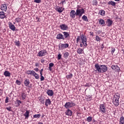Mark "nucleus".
Segmentation results:
<instances>
[{
    "label": "nucleus",
    "instance_id": "18",
    "mask_svg": "<svg viewBox=\"0 0 124 124\" xmlns=\"http://www.w3.org/2000/svg\"><path fill=\"white\" fill-rule=\"evenodd\" d=\"M72 111L69 109L65 111V114L67 116H72Z\"/></svg>",
    "mask_w": 124,
    "mask_h": 124
},
{
    "label": "nucleus",
    "instance_id": "4",
    "mask_svg": "<svg viewBox=\"0 0 124 124\" xmlns=\"http://www.w3.org/2000/svg\"><path fill=\"white\" fill-rule=\"evenodd\" d=\"M80 43H82L84 47H87L88 45L87 44V36L84 34H81L80 36Z\"/></svg>",
    "mask_w": 124,
    "mask_h": 124
},
{
    "label": "nucleus",
    "instance_id": "46",
    "mask_svg": "<svg viewBox=\"0 0 124 124\" xmlns=\"http://www.w3.org/2000/svg\"><path fill=\"white\" fill-rule=\"evenodd\" d=\"M80 36H78L77 38V40H76L77 43H78L79 41L80 42Z\"/></svg>",
    "mask_w": 124,
    "mask_h": 124
},
{
    "label": "nucleus",
    "instance_id": "33",
    "mask_svg": "<svg viewBox=\"0 0 124 124\" xmlns=\"http://www.w3.org/2000/svg\"><path fill=\"white\" fill-rule=\"evenodd\" d=\"M21 97H22V100H25V99H26V95L25 93H21Z\"/></svg>",
    "mask_w": 124,
    "mask_h": 124
},
{
    "label": "nucleus",
    "instance_id": "24",
    "mask_svg": "<svg viewBox=\"0 0 124 124\" xmlns=\"http://www.w3.org/2000/svg\"><path fill=\"white\" fill-rule=\"evenodd\" d=\"M77 52L78 54L79 55H81V54H83V52H84V50L79 48L77 49Z\"/></svg>",
    "mask_w": 124,
    "mask_h": 124
},
{
    "label": "nucleus",
    "instance_id": "60",
    "mask_svg": "<svg viewBox=\"0 0 124 124\" xmlns=\"http://www.w3.org/2000/svg\"><path fill=\"white\" fill-rule=\"evenodd\" d=\"M38 124H43V123L42 122H39Z\"/></svg>",
    "mask_w": 124,
    "mask_h": 124
},
{
    "label": "nucleus",
    "instance_id": "63",
    "mask_svg": "<svg viewBox=\"0 0 124 124\" xmlns=\"http://www.w3.org/2000/svg\"><path fill=\"white\" fill-rule=\"evenodd\" d=\"M119 124H124V123H119Z\"/></svg>",
    "mask_w": 124,
    "mask_h": 124
},
{
    "label": "nucleus",
    "instance_id": "11",
    "mask_svg": "<svg viewBox=\"0 0 124 124\" xmlns=\"http://www.w3.org/2000/svg\"><path fill=\"white\" fill-rule=\"evenodd\" d=\"M0 9L2 11H4L5 12L7 10V6H6V4H2L1 5Z\"/></svg>",
    "mask_w": 124,
    "mask_h": 124
},
{
    "label": "nucleus",
    "instance_id": "51",
    "mask_svg": "<svg viewBox=\"0 0 124 124\" xmlns=\"http://www.w3.org/2000/svg\"><path fill=\"white\" fill-rule=\"evenodd\" d=\"M8 99H9V98H8V97H6V99L5 100V103H8Z\"/></svg>",
    "mask_w": 124,
    "mask_h": 124
},
{
    "label": "nucleus",
    "instance_id": "8",
    "mask_svg": "<svg viewBox=\"0 0 124 124\" xmlns=\"http://www.w3.org/2000/svg\"><path fill=\"white\" fill-rule=\"evenodd\" d=\"M76 16H77V14L76 12H75V10H71L70 12V17H71L72 19H74Z\"/></svg>",
    "mask_w": 124,
    "mask_h": 124
},
{
    "label": "nucleus",
    "instance_id": "39",
    "mask_svg": "<svg viewBox=\"0 0 124 124\" xmlns=\"http://www.w3.org/2000/svg\"><path fill=\"white\" fill-rule=\"evenodd\" d=\"M15 45L16 46H21V43H20V41H15Z\"/></svg>",
    "mask_w": 124,
    "mask_h": 124
},
{
    "label": "nucleus",
    "instance_id": "3",
    "mask_svg": "<svg viewBox=\"0 0 124 124\" xmlns=\"http://www.w3.org/2000/svg\"><path fill=\"white\" fill-rule=\"evenodd\" d=\"M119 99H120V95L119 94H115L112 99V102L116 107H118V105H120V103H119Z\"/></svg>",
    "mask_w": 124,
    "mask_h": 124
},
{
    "label": "nucleus",
    "instance_id": "25",
    "mask_svg": "<svg viewBox=\"0 0 124 124\" xmlns=\"http://www.w3.org/2000/svg\"><path fill=\"white\" fill-rule=\"evenodd\" d=\"M3 75L6 77H10V72H8V71H5L4 72Z\"/></svg>",
    "mask_w": 124,
    "mask_h": 124
},
{
    "label": "nucleus",
    "instance_id": "1",
    "mask_svg": "<svg viewBox=\"0 0 124 124\" xmlns=\"http://www.w3.org/2000/svg\"><path fill=\"white\" fill-rule=\"evenodd\" d=\"M95 71L98 73H104V72H106L108 70L107 66L105 65H101L98 64H95L94 65Z\"/></svg>",
    "mask_w": 124,
    "mask_h": 124
},
{
    "label": "nucleus",
    "instance_id": "32",
    "mask_svg": "<svg viewBox=\"0 0 124 124\" xmlns=\"http://www.w3.org/2000/svg\"><path fill=\"white\" fill-rule=\"evenodd\" d=\"M68 56H69V53H68V52H66L63 53V56L64 59H67V58H68Z\"/></svg>",
    "mask_w": 124,
    "mask_h": 124
},
{
    "label": "nucleus",
    "instance_id": "36",
    "mask_svg": "<svg viewBox=\"0 0 124 124\" xmlns=\"http://www.w3.org/2000/svg\"><path fill=\"white\" fill-rule=\"evenodd\" d=\"M92 120H93V118L91 116H89L86 118V121L88 123H91V122H92Z\"/></svg>",
    "mask_w": 124,
    "mask_h": 124
},
{
    "label": "nucleus",
    "instance_id": "44",
    "mask_svg": "<svg viewBox=\"0 0 124 124\" xmlns=\"http://www.w3.org/2000/svg\"><path fill=\"white\" fill-rule=\"evenodd\" d=\"M115 51H116V49H115V48H114V47H111V54H112V55H113V54H114V53H115Z\"/></svg>",
    "mask_w": 124,
    "mask_h": 124
},
{
    "label": "nucleus",
    "instance_id": "56",
    "mask_svg": "<svg viewBox=\"0 0 124 124\" xmlns=\"http://www.w3.org/2000/svg\"><path fill=\"white\" fill-rule=\"evenodd\" d=\"M35 66H36V67L39 66V63H38L37 62H36L35 64Z\"/></svg>",
    "mask_w": 124,
    "mask_h": 124
},
{
    "label": "nucleus",
    "instance_id": "61",
    "mask_svg": "<svg viewBox=\"0 0 124 124\" xmlns=\"http://www.w3.org/2000/svg\"><path fill=\"white\" fill-rule=\"evenodd\" d=\"M122 51L123 52V54L124 55V49H122Z\"/></svg>",
    "mask_w": 124,
    "mask_h": 124
},
{
    "label": "nucleus",
    "instance_id": "23",
    "mask_svg": "<svg viewBox=\"0 0 124 124\" xmlns=\"http://www.w3.org/2000/svg\"><path fill=\"white\" fill-rule=\"evenodd\" d=\"M108 5H112V6H115L116 5V2L112 0L108 1Z\"/></svg>",
    "mask_w": 124,
    "mask_h": 124
},
{
    "label": "nucleus",
    "instance_id": "53",
    "mask_svg": "<svg viewBox=\"0 0 124 124\" xmlns=\"http://www.w3.org/2000/svg\"><path fill=\"white\" fill-rule=\"evenodd\" d=\"M115 71H120V67H119L118 66H117V67H116V69H115Z\"/></svg>",
    "mask_w": 124,
    "mask_h": 124
},
{
    "label": "nucleus",
    "instance_id": "45",
    "mask_svg": "<svg viewBox=\"0 0 124 124\" xmlns=\"http://www.w3.org/2000/svg\"><path fill=\"white\" fill-rule=\"evenodd\" d=\"M44 100H45L44 98H41L40 99V101L41 103H42V104H44Z\"/></svg>",
    "mask_w": 124,
    "mask_h": 124
},
{
    "label": "nucleus",
    "instance_id": "10",
    "mask_svg": "<svg viewBox=\"0 0 124 124\" xmlns=\"http://www.w3.org/2000/svg\"><path fill=\"white\" fill-rule=\"evenodd\" d=\"M56 11H57V12H59V13H62V11L64 10V8L62 7H60L59 6H57L56 7Z\"/></svg>",
    "mask_w": 124,
    "mask_h": 124
},
{
    "label": "nucleus",
    "instance_id": "54",
    "mask_svg": "<svg viewBox=\"0 0 124 124\" xmlns=\"http://www.w3.org/2000/svg\"><path fill=\"white\" fill-rule=\"evenodd\" d=\"M43 72V69H41L40 72V75H42V72Z\"/></svg>",
    "mask_w": 124,
    "mask_h": 124
},
{
    "label": "nucleus",
    "instance_id": "27",
    "mask_svg": "<svg viewBox=\"0 0 124 124\" xmlns=\"http://www.w3.org/2000/svg\"><path fill=\"white\" fill-rule=\"evenodd\" d=\"M24 85L26 87H28L30 85V80L26 79L24 81Z\"/></svg>",
    "mask_w": 124,
    "mask_h": 124
},
{
    "label": "nucleus",
    "instance_id": "29",
    "mask_svg": "<svg viewBox=\"0 0 124 124\" xmlns=\"http://www.w3.org/2000/svg\"><path fill=\"white\" fill-rule=\"evenodd\" d=\"M32 76H34L35 79H39V76H38V74L35 73V72H34Z\"/></svg>",
    "mask_w": 124,
    "mask_h": 124
},
{
    "label": "nucleus",
    "instance_id": "37",
    "mask_svg": "<svg viewBox=\"0 0 124 124\" xmlns=\"http://www.w3.org/2000/svg\"><path fill=\"white\" fill-rule=\"evenodd\" d=\"M82 19L83 20V21H85L86 22H88V17H87V16H85V15L82 16Z\"/></svg>",
    "mask_w": 124,
    "mask_h": 124
},
{
    "label": "nucleus",
    "instance_id": "2",
    "mask_svg": "<svg viewBox=\"0 0 124 124\" xmlns=\"http://www.w3.org/2000/svg\"><path fill=\"white\" fill-rule=\"evenodd\" d=\"M76 12L77 13V16H78L79 18H81L82 15L85 14V9L83 8H79L78 7H77Z\"/></svg>",
    "mask_w": 124,
    "mask_h": 124
},
{
    "label": "nucleus",
    "instance_id": "20",
    "mask_svg": "<svg viewBox=\"0 0 124 124\" xmlns=\"http://www.w3.org/2000/svg\"><path fill=\"white\" fill-rule=\"evenodd\" d=\"M45 105L47 107L48 105H51V100L50 99H47L46 100Z\"/></svg>",
    "mask_w": 124,
    "mask_h": 124
},
{
    "label": "nucleus",
    "instance_id": "47",
    "mask_svg": "<svg viewBox=\"0 0 124 124\" xmlns=\"http://www.w3.org/2000/svg\"><path fill=\"white\" fill-rule=\"evenodd\" d=\"M34 2H36V3H40V2H41V0H34Z\"/></svg>",
    "mask_w": 124,
    "mask_h": 124
},
{
    "label": "nucleus",
    "instance_id": "19",
    "mask_svg": "<svg viewBox=\"0 0 124 124\" xmlns=\"http://www.w3.org/2000/svg\"><path fill=\"white\" fill-rule=\"evenodd\" d=\"M63 34L64 35V39L66 38H68V37H70V35L68 32H63Z\"/></svg>",
    "mask_w": 124,
    "mask_h": 124
},
{
    "label": "nucleus",
    "instance_id": "52",
    "mask_svg": "<svg viewBox=\"0 0 124 124\" xmlns=\"http://www.w3.org/2000/svg\"><path fill=\"white\" fill-rule=\"evenodd\" d=\"M41 81H43L44 80V77L42 76V75H41V78H40Z\"/></svg>",
    "mask_w": 124,
    "mask_h": 124
},
{
    "label": "nucleus",
    "instance_id": "17",
    "mask_svg": "<svg viewBox=\"0 0 124 124\" xmlns=\"http://www.w3.org/2000/svg\"><path fill=\"white\" fill-rule=\"evenodd\" d=\"M4 18H6L5 13L3 12H0V19H4Z\"/></svg>",
    "mask_w": 124,
    "mask_h": 124
},
{
    "label": "nucleus",
    "instance_id": "59",
    "mask_svg": "<svg viewBox=\"0 0 124 124\" xmlns=\"http://www.w3.org/2000/svg\"><path fill=\"white\" fill-rule=\"evenodd\" d=\"M79 46L80 47H83V44L82 43L80 44Z\"/></svg>",
    "mask_w": 124,
    "mask_h": 124
},
{
    "label": "nucleus",
    "instance_id": "58",
    "mask_svg": "<svg viewBox=\"0 0 124 124\" xmlns=\"http://www.w3.org/2000/svg\"><path fill=\"white\" fill-rule=\"evenodd\" d=\"M34 70H35V71H36V72H37L38 71V68H36L34 69Z\"/></svg>",
    "mask_w": 124,
    "mask_h": 124
},
{
    "label": "nucleus",
    "instance_id": "57",
    "mask_svg": "<svg viewBox=\"0 0 124 124\" xmlns=\"http://www.w3.org/2000/svg\"><path fill=\"white\" fill-rule=\"evenodd\" d=\"M41 62L42 63H43L44 62H45V61L43 59H41Z\"/></svg>",
    "mask_w": 124,
    "mask_h": 124
},
{
    "label": "nucleus",
    "instance_id": "22",
    "mask_svg": "<svg viewBox=\"0 0 124 124\" xmlns=\"http://www.w3.org/2000/svg\"><path fill=\"white\" fill-rule=\"evenodd\" d=\"M99 25H101V26H102V27H104V25H105V21H104V20L102 19H101L99 21Z\"/></svg>",
    "mask_w": 124,
    "mask_h": 124
},
{
    "label": "nucleus",
    "instance_id": "41",
    "mask_svg": "<svg viewBox=\"0 0 124 124\" xmlns=\"http://www.w3.org/2000/svg\"><path fill=\"white\" fill-rule=\"evenodd\" d=\"M22 19L20 17H17L16 18V23H20L21 22Z\"/></svg>",
    "mask_w": 124,
    "mask_h": 124
},
{
    "label": "nucleus",
    "instance_id": "12",
    "mask_svg": "<svg viewBox=\"0 0 124 124\" xmlns=\"http://www.w3.org/2000/svg\"><path fill=\"white\" fill-rule=\"evenodd\" d=\"M9 27L10 30L13 31H15L16 29V27H15V26H14V25H13L12 23H11V22H9Z\"/></svg>",
    "mask_w": 124,
    "mask_h": 124
},
{
    "label": "nucleus",
    "instance_id": "14",
    "mask_svg": "<svg viewBox=\"0 0 124 124\" xmlns=\"http://www.w3.org/2000/svg\"><path fill=\"white\" fill-rule=\"evenodd\" d=\"M60 47L62 49H64V48H68V47H69V45L67 43L61 44L60 45Z\"/></svg>",
    "mask_w": 124,
    "mask_h": 124
},
{
    "label": "nucleus",
    "instance_id": "16",
    "mask_svg": "<svg viewBox=\"0 0 124 124\" xmlns=\"http://www.w3.org/2000/svg\"><path fill=\"white\" fill-rule=\"evenodd\" d=\"M46 93L49 96H53V95L54 94V92L52 90H48L47 91Z\"/></svg>",
    "mask_w": 124,
    "mask_h": 124
},
{
    "label": "nucleus",
    "instance_id": "49",
    "mask_svg": "<svg viewBox=\"0 0 124 124\" xmlns=\"http://www.w3.org/2000/svg\"><path fill=\"white\" fill-rule=\"evenodd\" d=\"M62 59V55L59 54L58 55V60H61Z\"/></svg>",
    "mask_w": 124,
    "mask_h": 124
},
{
    "label": "nucleus",
    "instance_id": "48",
    "mask_svg": "<svg viewBox=\"0 0 124 124\" xmlns=\"http://www.w3.org/2000/svg\"><path fill=\"white\" fill-rule=\"evenodd\" d=\"M64 3V4L66 3V2L65 0L61 1V3H60V4H62V5H63Z\"/></svg>",
    "mask_w": 124,
    "mask_h": 124
},
{
    "label": "nucleus",
    "instance_id": "43",
    "mask_svg": "<svg viewBox=\"0 0 124 124\" xmlns=\"http://www.w3.org/2000/svg\"><path fill=\"white\" fill-rule=\"evenodd\" d=\"M16 85L20 86V85H21L22 82L20 81H19V80H16Z\"/></svg>",
    "mask_w": 124,
    "mask_h": 124
},
{
    "label": "nucleus",
    "instance_id": "28",
    "mask_svg": "<svg viewBox=\"0 0 124 124\" xmlns=\"http://www.w3.org/2000/svg\"><path fill=\"white\" fill-rule=\"evenodd\" d=\"M72 77H73V75L71 73H69V74L67 75L66 76L67 79H71Z\"/></svg>",
    "mask_w": 124,
    "mask_h": 124
},
{
    "label": "nucleus",
    "instance_id": "40",
    "mask_svg": "<svg viewBox=\"0 0 124 124\" xmlns=\"http://www.w3.org/2000/svg\"><path fill=\"white\" fill-rule=\"evenodd\" d=\"M40 117H41V115L40 114H35L33 115V118H37L39 119V118H40Z\"/></svg>",
    "mask_w": 124,
    "mask_h": 124
},
{
    "label": "nucleus",
    "instance_id": "15",
    "mask_svg": "<svg viewBox=\"0 0 124 124\" xmlns=\"http://www.w3.org/2000/svg\"><path fill=\"white\" fill-rule=\"evenodd\" d=\"M112 24H113V21L111 19H108L107 20V27H111V26H112Z\"/></svg>",
    "mask_w": 124,
    "mask_h": 124
},
{
    "label": "nucleus",
    "instance_id": "13",
    "mask_svg": "<svg viewBox=\"0 0 124 124\" xmlns=\"http://www.w3.org/2000/svg\"><path fill=\"white\" fill-rule=\"evenodd\" d=\"M57 39H62V40H64V37H63V35L62 33H59L57 34L56 36Z\"/></svg>",
    "mask_w": 124,
    "mask_h": 124
},
{
    "label": "nucleus",
    "instance_id": "9",
    "mask_svg": "<svg viewBox=\"0 0 124 124\" xmlns=\"http://www.w3.org/2000/svg\"><path fill=\"white\" fill-rule=\"evenodd\" d=\"M60 28H61V30H62V31H66L68 30V26H67L65 24H61L60 25Z\"/></svg>",
    "mask_w": 124,
    "mask_h": 124
},
{
    "label": "nucleus",
    "instance_id": "26",
    "mask_svg": "<svg viewBox=\"0 0 124 124\" xmlns=\"http://www.w3.org/2000/svg\"><path fill=\"white\" fill-rule=\"evenodd\" d=\"M34 72V71L28 70V71H26V74H28V75H32V76Z\"/></svg>",
    "mask_w": 124,
    "mask_h": 124
},
{
    "label": "nucleus",
    "instance_id": "42",
    "mask_svg": "<svg viewBox=\"0 0 124 124\" xmlns=\"http://www.w3.org/2000/svg\"><path fill=\"white\" fill-rule=\"evenodd\" d=\"M118 65H112L111 66V68L112 69H113V70H116L117 67Z\"/></svg>",
    "mask_w": 124,
    "mask_h": 124
},
{
    "label": "nucleus",
    "instance_id": "50",
    "mask_svg": "<svg viewBox=\"0 0 124 124\" xmlns=\"http://www.w3.org/2000/svg\"><path fill=\"white\" fill-rule=\"evenodd\" d=\"M11 107H9L8 108H6V109L8 110V111H12V109H11Z\"/></svg>",
    "mask_w": 124,
    "mask_h": 124
},
{
    "label": "nucleus",
    "instance_id": "6",
    "mask_svg": "<svg viewBox=\"0 0 124 124\" xmlns=\"http://www.w3.org/2000/svg\"><path fill=\"white\" fill-rule=\"evenodd\" d=\"M99 111L102 114H104L106 112V106L105 104H100L99 108Z\"/></svg>",
    "mask_w": 124,
    "mask_h": 124
},
{
    "label": "nucleus",
    "instance_id": "31",
    "mask_svg": "<svg viewBox=\"0 0 124 124\" xmlns=\"http://www.w3.org/2000/svg\"><path fill=\"white\" fill-rule=\"evenodd\" d=\"M99 13L100 15H101L102 16H104V15H105V11L103 10H101Z\"/></svg>",
    "mask_w": 124,
    "mask_h": 124
},
{
    "label": "nucleus",
    "instance_id": "55",
    "mask_svg": "<svg viewBox=\"0 0 124 124\" xmlns=\"http://www.w3.org/2000/svg\"><path fill=\"white\" fill-rule=\"evenodd\" d=\"M36 22H39V18L37 16L36 17Z\"/></svg>",
    "mask_w": 124,
    "mask_h": 124
},
{
    "label": "nucleus",
    "instance_id": "34",
    "mask_svg": "<svg viewBox=\"0 0 124 124\" xmlns=\"http://www.w3.org/2000/svg\"><path fill=\"white\" fill-rule=\"evenodd\" d=\"M123 123H124V116H121L120 118L119 124H123Z\"/></svg>",
    "mask_w": 124,
    "mask_h": 124
},
{
    "label": "nucleus",
    "instance_id": "21",
    "mask_svg": "<svg viewBox=\"0 0 124 124\" xmlns=\"http://www.w3.org/2000/svg\"><path fill=\"white\" fill-rule=\"evenodd\" d=\"M24 116L25 117V119H29V117H30V111L26 110L25 113L24 114Z\"/></svg>",
    "mask_w": 124,
    "mask_h": 124
},
{
    "label": "nucleus",
    "instance_id": "62",
    "mask_svg": "<svg viewBox=\"0 0 124 124\" xmlns=\"http://www.w3.org/2000/svg\"><path fill=\"white\" fill-rule=\"evenodd\" d=\"M115 1H120V0H114Z\"/></svg>",
    "mask_w": 124,
    "mask_h": 124
},
{
    "label": "nucleus",
    "instance_id": "5",
    "mask_svg": "<svg viewBox=\"0 0 124 124\" xmlns=\"http://www.w3.org/2000/svg\"><path fill=\"white\" fill-rule=\"evenodd\" d=\"M75 105V103L73 102V101H71L66 102L65 104L64 107H65V108H66V109H68L69 108L74 107Z\"/></svg>",
    "mask_w": 124,
    "mask_h": 124
},
{
    "label": "nucleus",
    "instance_id": "64",
    "mask_svg": "<svg viewBox=\"0 0 124 124\" xmlns=\"http://www.w3.org/2000/svg\"><path fill=\"white\" fill-rule=\"evenodd\" d=\"M95 4H97V3H96Z\"/></svg>",
    "mask_w": 124,
    "mask_h": 124
},
{
    "label": "nucleus",
    "instance_id": "35",
    "mask_svg": "<svg viewBox=\"0 0 124 124\" xmlns=\"http://www.w3.org/2000/svg\"><path fill=\"white\" fill-rule=\"evenodd\" d=\"M20 104H22V102L20 100H17L16 102V107H18V106H20Z\"/></svg>",
    "mask_w": 124,
    "mask_h": 124
},
{
    "label": "nucleus",
    "instance_id": "7",
    "mask_svg": "<svg viewBox=\"0 0 124 124\" xmlns=\"http://www.w3.org/2000/svg\"><path fill=\"white\" fill-rule=\"evenodd\" d=\"M47 55V51L45 49L40 51L37 54V57H44Z\"/></svg>",
    "mask_w": 124,
    "mask_h": 124
},
{
    "label": "nucleus",
    "instance_id": "30",
    "mask_svg": "<svg viewBox=\"0 0 124 124\" xmlns=\"http://www.w3.org/2000/svg\"><path fill=\"white\" fill-rule=\"evenodd\" d=\"M54 66V64L52 62L50 63L49 64V70L50 71H52V70H53V69H52V67H53Z\"/></svg>",
    "mask_w": 124,
    "mask_h": 124
},
{
    "label": "nucleus",
    "instance_id": "38",
    "mask_svg": "<svg viewBox=\"0 0 124 124\" xmlns=\"http://www.w3.org/2000/svg\"><path fill=\"white\" fill-rule=\"evenodd\" d=\"M95 40H96V41L100 42V40H101V38L99 36L96 35L95 37Z\"/></svg>",
    "mask_w": 124,
    "mask_h": 124
}]
</instances>
